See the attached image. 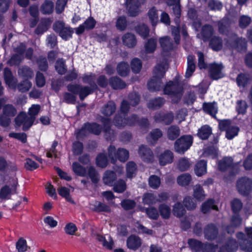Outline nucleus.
<instances>
[{
  "label": "nucleus",
  "mask_w": 252,
  "mask_h": 252,
  "mask_svg": "<svg viewBox=\"0 0 252 252\" xmlns=\"http://www.w3.org/2000/svg\"><path fill=\"white\" fill-rule=\"evenodd\" d=\"M164 93L171 95L173 103H178L183 95V88L178 82L169 81L164 88Z\"/></svg>",
  "instance_id": "1"
},
{
  "label": "nucleus",
  "mask_w": 252,
  "mask_h": 252,
  "mask_svg": "<svg viewBox=\"0 0 252 252\" xmlns=\"http://www.w3.org/2000/svg\"><path fill=\"white\" fill-rule=\"evenodd\" d=\"M225 45L229 48L235 49L239 52L245 51L246 41L245 38H239L235 33H232L225 39Z\"/></svg>",
  "instance_id": "2"
},
{
  "label": "nucleus",
  "mask_w": 252,
  "mask_h": 252,
  "mask_svg": "<svg viewBox=\"0 0 252 252\" xmlns=\"http://www.w3.org/2000/svg\"><path fill=\"white\" fill-rule=\"evenodd\" d=\"M54 31L64 40H67L72 37L74 32L73 30L67 26L62 21H55L53 24Z\"/></svg>",
  "instance_id": "3"
},
{
  "label": "nucleus",
  "mask_w": 252,
  "mask_h": 252,
  "mask_svg": "<svg viewBox=\"0 0 252 252\" xmlns=\"http://www.w3.org/2000/svg\"><path fill=\"white\" fill-rule=\"evenodd\" d=\"M192 144V137L190 135H184L178 139L174 143L175 151L183 154Z\"/></svg>",
  "instance_id": "4"
},
{
  "label": "nucleus",
  "mask_w": 252,
  "mask_h": 252,
  "mask_svg": "<svg viewBox=\"0 0 252 252\" xmlns=\"http://www.w3.org/2000/svg\"><path fill=\"white\" fill-rule=\"evenodd\" d=\"M236 187L240 194L246 196L252 190V180L246 177H242L237 181Z\"/></svg>",
  "instance_id": "5"
},
{
  "label": "nucleus",
  "mask_w": 252,
  "mask_h": 252,
  "mask_svg": "<svg viewBox=\"0 0 252 252\" xmlns=\"http://www.w3.org/2000/svg\"><path fill=\"white\" fill-rule=\"evenodd\" d=\"M68 91L74 94H79L81 100H83L87 95L92 93L91 88L78 85H68L67 87Z\"/></svg>",
  "instance_id": "6"
},
{
  "label": "nucleus",
  "mask_w": 252,
  "mask_h": 252,
  "mask_svg": "<svg viewBox=\"0 0 252 252\" xmlns=\"http://www.w3.org/2000/svg\"><path fill=\"white\" fill-rule=\"evenodd\" d=\"M16 125L20 126L23 125V129L28 130L34 122L33 117H29L25 113H21L19 114L15 119Z\"/></svg>",
  "instance_id": "7"
},
{
  "label": "nucleus",
  "mask_w": 252,
  "mask_h": 252,
  "mask_svg": "<svg viewBox=\"0 0 252 252\" xmlns=\"http://www.w3.org/2000/svg\"><path fill=\"white\" fill-rule=\"evenodd\" d=\"M101 131V127L98 124L94 123L86 124L80 130L77 137L78 138L81 137L83 136L86 135L88 133L92 132L94 134H99Z\"/></svg>",
  "instance_id": "8"
},
{
  "label": "nucleus",
  "mask_w": 252,
  "mask_h": 252,
  "mask_svg": "<svg viewBox=\"0 0 252 252\" xmlns=\"http://www.w3.org/2000/svg\"><path fill=\"white\" fill-rule=\"evenodd\" d=\"M223 66L222 63H213L209 64V74L210 77L214 80H218L223 77Z\"/></svg>",
  "instance_id": "9"
},
{
  "label": "nucleus",
  "mask_w": 252,
  "mask_h": 252,
  "mask_svg": "<svg viewBox=\"0 0 252 252\" xmlns=\"http://www.w3.org/2000/svg\"><path fill=\"white\" fill-rule=\"evenodd\" d=\"M203 232L206 239L212 241L217 238L219 230L215 224L209 223L205 226Z\"/></svg>",
  "instance_id": "10"
},
{
  "label": "nucleus",
  "mask_w": 252,
  "mask_h": 252,
  "mask_svg": "<svg viewBox=\"0 0 252 252\" xmlns=\"http://www.w3.org/2000/svg\"><path fill=\"white\" fill-rule=\"evenodd\" d=\"M17 184V182L14 180L10 187L8 185L3 187L0 190V197L3 199H10V195L11 194L16 193Z\"/></svg>",
  "instance_id": "11"
},
{
  "label": "nucleus",
  "mask_w": 252,
  "mask_h": 252,
  "mask_svg": "<svg viewBox=\"0 0 252 252\" xmlns=\"http://www.w3.org/2000/svg\"><path fill=\"white\" fill-rule=\"evenodd\" d=\"M138 154L142 159L145 162H152L154 155L151 150L147 146L141 145L139 148Z\"/></svg>",
  "instance_id": "12"
},
{
  "label": "nucleus",
  "mask_w": 252,
  "mask_h": 252,
  "mask_svg": "<svg viewBox=\"0 0 252 252\" xmlns=\"http://www.w3.org/2000/svg\"><path fill=\"white\" fill-rule=\"evenodd\" d=\"M95 24V20L92 17H90L82 25L75 29V32L78 35L81 34L84 32L85 30H90L94 29Z\"/></svg>",
  "instance_id": "13"
},
{
  "label": "nucleus",
  "mask_w": 252,
  "mask_h": 252,
  "mask_svg": "<svg viewBox=\"0 0 252 252\" xmlns=\"http://www.w3.org/2000/svg\"><path fill=\"white\" fill-rule=\"evenodd\" d=\"M142 243L141 238L135 235H131L126 240V245L128 249L136 251L138 249Z\"/></svg>",
  "instance_id": "14"
},
{
  "label": "nucleus",
  "mask_w": 252,
  "mask_h": 252,
  "mask_svg": "<svg viewBox=\"0 0 252 252\" xmlns=\"http://www.w3.org/2000/svg\"><path fill=\"white\" fill-rule=\"evenodd\" d=\"M160 165L163 166L172 162L174 159L173 153L169 150H166L158 157Z\"/></svg>",
  "instance_id": "15"
},
{
  "label": "nucleus",
  "mask_w": 252,
  "mask_h": 252,
  "mask_svg": "<svg viewBox=\"0 0 252 252\" xmlns=\"http://www.w3.org/2000/svg\"><path fill=\"white\" fill-rule=\"evenodd\" d=\"M148 88L149 90L152 92L158 91L163 86V82L161 79L158 77H154L153 76L152 78L148 83Z\"/></svg>",
  "instance_id": "16"
},
{
  "label": "nucleus",
  "mask_w": 252,
  "mask_h": 252,
  "mask_svg": "<svg viewBox=\"0 0 252 252\" xmlns=\"http://www.w3.org/2000/svg\"><path fill=\"white\" fill-rule=\"evenodd\" d=\"M155 119L157 122H162L165 125H169L173 120L174 115L172 113H158L155 116Z\"/></svg>",
  "instance_id": "17"
},
{
  "label": "nucleus",
  "mask_w": 252,
  "mask_h": 252,
  "mask_svg": "<svg viewBox=\"0 0 252 252\" xmlns=\"http://www.w3.org/2000/svg\"><path fill=\"white\" fill-rule=\"evenodd\" d=\"M4 78L6 84L8 85L9 87L13 89L16 88L17 79L13 76L10 69L8 68H4Z\"/></svg>",
  "instance_id": "18"
},
{
  "label": "nucleus",
  "mask_w": 252,
  "mask_h": 252,
  "mask_svg": "<svg viewBox=\"0 0 252 252\" xmlns=\"http://www.w3.org/2000/svg\"><path fill=\"white\" fill-rule=\"evenodd\" d=\"M159 42L162 50L164 52H169L173 49V44L171 39L168 36L160 38Z\"/></svg>",
  "instance_id": "19"
},
{
  "label": "nucleus",
  "mask_w": 252,
  "mask_h": 252,
  "mask_svg": "<svg viewBox=\"0 0 252 252\" xmlns=\"http://www.w3.org/2000/svg\"><path fill=\"white\" fill-rule=\"evenodd\" d=\"M168 67V64L166 63L157 64L153 70V76L154 77L161 79L163 77Z\"/></svg>",
  "instance_id": "20"
},
{
  "label": "nucleus",
  "mask_w": 252,
  "mask_h": 252,
  "mask_svg": "<svg viewBox=\"0 0 252 252\" xmlns=\"http://www.w3.org/2000/svg\"><path fill=\"white\" fill-rule=\"evenodd\" d=\"M102 122L104 124V132L106 139L107 140H111L115 135L113 130L110 128V121L109 119L102 118Z\"/></svg>",
  "instance_id": "21"
},
{
  "label": "nucleus",
  "mask_w": 252,
  "mask_h": 252,
  "mask_svg": "<svg viewBox=\"0 0 252 252\" xmlns=\"http://www.w3.org/2000/svg\"><path fill=\"white\" fill-rule=\"evenodd\" d=\"M192 182V177L189 173H183L177 178V184L181 187L189 186Z\"/></svg>",
  "instance_id": "22"
},
{
  "label": "nucleus",
  "mask_w": 252,
  "mask_h": 252,
  "mask_svg": "<svg viewBox=\"0 0 252 252\" xmlns=\"http://www.w3.org/2000/svg\"><path fill=\"white\" fill-rule=\"evenodd\" d=\"M233 159L231 157H225L218 162L219 169L222 171L233 167Z\"/></svg>",
  "instance_id": "23"
},
{
  "label": "nucleus",
  "mask_w": 252,
  "mask_h": 252,
  "mask_svg": "<svg viewBox=\"0 0 252 252\" xmlns=\"http://www.w3.org/2000/svg\"><path fill=\"white\" fill-rule=\"evenodd\" d=\"M122 40L124 44L129 48L134 47L137 43L135 35L130 33L125 34L122 37Z\"/></svg>",
  "instance_id": "24"
},
{
  "label": "nucleus",
  "mask_w": 252,
  "mask_h": 252,
  "mask_svg": "<svg viewBox=\"0 0 252 252\" xmlns=\"http://www.w3.org/2000/svg\"><path fill=\"white\" fill-rule=\"evenodd\" d=\"M194 172L197 176H201L207 172V162L204 160L198 161L194 167Z\"/></svg>",
  "instance_id": "25"
},
{
  "label": "nucleus",
  "mask_w": 252,
  "mask_h": 252,
  "mask_svg": "<svg viewBox=\"0 0 252 252\" xmlns=\"http://www.w3.org/2000/svg\"><path fill=\"white\" fill-rule=\"evenodd\" d=\"M116 69L118 74L122 77L127 76L130 71L128 63L125 62L119 63L117 66Z\"/></svg>",
  "instance_id": "26"
},
{
  "label": "nucleus",
  "mask_w": 252,
  "mask_h": 252,
  "mask_svg": "<svg viewBox=\"0 0 252 252\" xmlns=\"http://www.w3.org/2000/svg\"><path fill=\"white\" fill-rule=\"evenodd\" d=\"M18 75L26 79L32 78L34 75L32 70L27 66H23L18 70Z\"/></svg>",
  "instance_id": "27"
},
{
  "label": "nucleus",
  "mask_w": 252,
  "mask_h": 252,
  "mask_svg": "<svg viewBox=\"0 0 252 252\" xmlns=\"http://www.w3.org/2000/svg\"><path fill=\"white\" fill-rule=\"evenodd\" d=\"M109 84L114 89H122L126 86V84L117 76L110 78Z\"/></svg>",
  "instance_id": "28"
},
{
  "label": "nucleus",
  "mask_w": 252,
  "mask_h": 252,
  "mask_svg": "<svg viewBox=\"0 0 252 252\" xmlns=\"http://www.w3.org/2000/svg\"><path fill=\"white\" fill-rule=\"evenodd\" d=\"M54 3L49 0H45L40 6V11L43 14H50L53 11Z\"/></svg>",
  "instance_id": "29"
},
{
  "label": "nucleus",
  "mask_w": 252,
  "mask_h": 252,
  "mask_svg": "<svg viewBox=\"0 0 252 252\" xmlns=\"http://www.w3.org/2000/svg\"><path fill=\"white\" fill-rule=\"evenodd\" d=\"M195 58L193 56L189 55L188 57V67L186 73V77L189 78L195 69L194 62Z\"/></svg>",
  "instance_id": "30"
},
{
  "label": "nucleus",
  "mask_w": 252,
  "mask_h": 252,
  "mask_svg": "<svg viewBox=\"0 0 252 252\" xmlns=\"http://www.w3.org/2000/svg\"><path fill=\"white\" fill-rule=\"evenodd\" d=\"M117 178L115 173L113 171H106L104 175L103 181L105 184L112 186Z\"/></svg>",
  "instance_id": "31"
},
{
  "label": "nucleus",
  "mask_w": 252,
  "mask_h": 252,
  "mask_svg": "<svg viewBox=\"0 0 252 252\" xmlns=\"http://www.w3.org/2000/svg\"><path fill=\"white\" fill-rule=\"evenodd\" d=\"M210 45L214 50L219 51L223 46L222 40L219 36H214L210 40Z\"/></svg>",
  "instance_id": "32"
},
{
  "label": "nucleus",
  "mask_w": 252,
  "mask_h": 252,
  "mask_svg": "<svg viewBox=\"0 0 252 252\" xmlns=\"http://www.w3.org/2000/svg\"><path fill=\"white\" fill-rule=\"evenodd\" d=\"M211 209L217 210L218 208L214 204V200L210 199L202 204L201 210L203 214H206L209 212Z\"/></svg>",
  "instance_id": "33"
},
{
  "label": "nucleus",
  "mask_w": 252,
  "mask_h": 252,
  "mask_svg": "<svg viewBox=\"0 0 252 252\" xmlns=\"http://www.w3.org/2000/svg\"><path fill=\"white\" fill-rule=\"evenodd\" d=\"M116 110V105L113 101L108 102L102 108L101 112L105 116L112 115Z\"/></svg>",
  "instance_id": "34"
},
{
  "label": "nucleus",
  "mask_w": 252,
  "mask_h": 252,
  "mask_svg": "<svg viewBox=\"0 0 252 252\" xmlns=\"http://www.w3.org/2000/svg\"><path fill=\"white\" fill-rule=\"evenodd\" d=\"M180 134V129L176 126H170L167 130V137L169 139L173 140L177 138Z\"/></svg>",
  "instance_id": "35"
},
{
  "label": "nucleus",
  "mask_w": 252,
  "mask_h": 252,
  "mask_svg": "<svg viewBox=\"0 0 252 252\" xmlns=\"http://www.w3.org/2000/svg\"><path fill=\"white\" fill-rule=\"evenodd\" d=\"M238 248L236 241L233 239H229L225 245L221 248L220 251H225L226 252H233L235 251Z\"/></svg>",
  "instance_id": "36"
},
{
  "label": "nucleus",
  "mask_w": 252,
  "mask_h": 252,
  "mask_svg": "<svg viewBox=\"0 0 252 252\" xmlns=\"http://www.w3.org/2000/svg\"><path fill=\"white\" fill-rule=\"evenodd\" d=\"M158 211L160 216L163 219H168L171 215V209L170 207L165 204H161L158 206Z\"/></svg>",
  "instance_id": "37"
},
{
  "label": "nucleus",
  "mask_w": 252,
  "mask_h": 252,
  "mask_svg": "<svg viewBox=\"0 0 252 252\" xmlns=\"http://www.w3.org/2000/svg\"><path fill=\"white\" fill-rule=\"evenodd\" d=\"M229 22L227 19H223L218 23L219 32L221 34H227L229 29Z\"/></svg>",
  "instance_id": "38"
},
{
  "label": "nucleus",
  "mask_w": 252,
  "mask_h": 252,
  "mask_svg": "<svg viewBox=\"0 0 252 252\" xmlns=\"http://www.w3.org/2000/svg\"><path fill=\"white\" fill-rule=\"evenodd\" d=\"M157 39L154 38L148 39L144 46L146 53H152L155 51L157 47Z\"/></svg>",
  "instance_id": "39"
},
{
  "label": "nucleus",
  "mask_w": 252,
  "mask_h": 252,
  "mask_svg": "<svg viewBox=\"0 0 252 252\" xmlns=\"http://www.w3.org/2000/svg\"><path fill=\"white\" fill-rule=\"evenodd\" d=\"M93 210L95 212H104L106 213L111 212V209L109 206L100 202L95 201L93 204Z\"/></svg>",
  "instance_id": "40"
},
{
  "label": "nucleus",
  "mask_w": 252,
  "mask_h": 252,
  "mask_svg": "<svg viewBox=\"0 0 252 252\" xmlns=\"http://www.w3.org/2000/svg\"><path fill=\"white\" fill-rule=\"evenodd\" d=\"M58 191L59 194L62 197L65 198V199L69 202L74 204V201L72 199L70 195V190L64 187H61L58 188Z\"/></svg>",
  "instance_id": "41"
},
{
  "label": "nucleus",
  "mask_w": 252,
  "mask_h": 252,
  "mask_svg": "<svg viewBox=\"0 0 252 252\" xmlns=\"http://www.w3.org/2000/svg\"><path fill=\"white\" fill-rule=\"evenodd\" d=\"M32 83L28 79H25L17 85H16V88H17L18 91L22 93L28 92L32 87Z\"/></svg>",
  "instance_id": "42"
},
{
  "label": "nucleus",
  "mask_w": 252,
  "mask_h": 252,
  "mask_svg": "<svg viewBox=\"0 0 252 252\" xmlns=\"http://www.w3.org/2000/svg\"><path fill=\"white\" fill-rule=\"evenodd\" d=\"M213 33L214 29L211 25H206L202 28L201 35L204 41L208 40L213 35Z\"/></svg>",
  "instance_id": "43"
},
{
  "label": "nucleus",
  "mask_w": 252,
  "mask_h": 252,
  "mask_svg": "<svg viewBox=\"0 0 252 252\" xmlns=\"http://www.w3.org/2000/svg\"><path fill=\"white\" fill-rule=\"evenodd\" d=\"M164 102L165 100L163 98H156L149 101L148 104V107L150 109L159 108L163 105Z\"/></svg>",
  "instance_id": "44"
},
{
  "label": "nucleus",
  "mask_w": 252,
  "mask_h": 252,
  "mask_svg": "<svg viewBox=\"0 0 252 252\" xmlns=\"http://www.w3.org/2000/svg\"><path fill=\"white\" fill-rule=\"evenodd\" d=\"M193 196L198 200H203L205 198L204 191L203 188L199 184L193 187Z\"/></svg>",
  "instance_id": "45"
},
{
  "label": "nucleus",
  "mask_w": 252,
  "mask_h": 252,
  "mask_svg": "<svg viewBox=\"0 0 252 252\" xmlns=\"http://www.w3.org/2000/svg\"><path fill=\"white\" fill-rule=\"evenodd\" d=\"M143 202L146 204H155L158 202V197L153 193H146L143 195Z\"/></svg>",
  "instance_id": "46"
},
{
  "label": "nucleus",
  "mask_w": 252,
  "mask_h": 252,
  "mask_svg": "<svg viewBox=\"0 0 252 252\" xmlns=\"http://www.w3.org/2000/svg\"><path fill=\"white\" fill-rule=\"evenodd\" d=\"M211 133V128L208 126H204L198 130L197 135L202 139H206Z\"/></svg>",
  "instance_id": "47"
},
{
  "label": "nucleus",
  "mask_w": 252,
  "mask_h": 252,
  "mask_svg": "<svg viewBox=\"0 0 252 252\" xmlns=\"http://www.w3.org/2000/svg\"><path fill=\"white\" fill-rule=\"evenodd\" d=\"M73 172L78 176L84 177L86 175V170L85 167L77 162H73L72 165Z\"/></svg>",
  "instance_id": "48"
},
{
  "label": "nucleus",
  "mask_w": 252,
  "mask_h": 252,
  "mask_svg": "<svg viewBox=\"0 0 252 252\" xmlns=\"http://www.w3.org/2000/svg\"><path fill=\"white\" fill-rule=\"evenodd\" d=\"M204 110L211 115L213 117H215L217 112V108L215 103H205L203 104Z\"/></svg>",
  "instance_id": "49"
},
{
  "label": "nucleus",
  "mask_w": 252,
  "mask_h": 252,
  "mask_svg": "<svg viewBox=\"0 0 252 252\" xmlns=\"http://www.w3.org/2000/svg\"><path fill=\"white\" fill-rule=\"evenodd\" d=\"M185 209L180 202L175 203L173 207V213L177 217L180 218L182 217L185 214Z\"/></svg>",
  "instance_id": "50"
},
{
  "label": "nucleus",
  "mask_w": 252,
  "mask_h": 252,
  "mask_svg": "<svg viewBox=\"0 0 252 252\" xmlns=\"http://www.w3.org/2000/svg\"><path fill=\"white\" fill-rule=\"evenodd\" d=\"M2 113L7 116L13 117L16 115L17 111L12 105L7 104L3 106Z\"/></svg>",
  "instance_id": "51"
},
{
  "label": "nucleus",
  "mask_w": 252,
  "mask_h": 252,
  "mask_svg": "<svg viewBox=\"0 0 252 252\" xmlns=\"http://www.w3.org/2000/svg\"><path fill=\"white\" fill-rule=\"evenodd\" d=\"M137 170V166L133 161H129L126 164L127 176L128 178H132L135 175Z\"/></svg>",
  "instance_id": "52"
},
{
  "label": "nucleus",
  "mask_w": 252,
  "mask_h": 252,
  "mask_svg": "<svg viewBox=\"0 0 252 252\" xmlns=\"http://www.w3.org/2000/svg\"><path fill=\"white\" fill-rule=\"evenodd\" d=\"M148 15L152 25L153 26H156L158 22V11L155 7L151 8L149 10Z\"/></svg>",
  "instance_id": "53"
},
{
  "label": "nucleus",
  "mask_w": 252,
  "mask_h": 252,
  "mask_svg": "<svg viewBox=\"0 0 252 252\" xmlns=\"http://www.w3.org/2000/svg\"><path fill=\"white\" fill-rule=\"evenodd\" d=\"M136 30L137 32L144 38L149 36V29L145 24L138 25L136 27Z\"/></svg>",
  "instance_id": "54"
},
{
  "label": "nucleus",
  "mask_w": 252,
  "mask_h": 252,
  "mask_svg": "<svg viewBox=\"0 0 252 252\" xmlns=\"http://www.w3.org/2000/svg\"><path fill=\"white\" fill-rule=\"evenodd\" d=\"M127 26V21L125 16H121L118 18L116 22L117 29L121 31L125 30Z\"/></svg>",
  "instance_id": "55"
},
{
  "label": "nucleus",
  "mask_w": 252,
  "mask_h": 252,
  "mask_svg": "<svg viewBox=\"0 0 252 252\" xmlns=\"http://www.w3.org/2000/svg\"><path fill=\"white\" fill-rule=\"evenodd\" d=\"M149 185L154 189H158L160 185V179L156 175H152L149 178Z\"/></svg>",
  "instance_id": "56"
},
{
  "label": "nucleus",
  "mask_w": 252,
  "mask_h": 252,
  "mask_svg": "<svg viewBox=\"0 0 252 252\" xmlns=\"http://www.w3.org/2000/svg\"><path fill=\"white\" fill-rule=\"evenodd\" d=\"M88 172L89 177L94 183H97L99 180V174L94 167L90 166L88 168Z\"/></svg>",
  "instance_id": "57"
},
{
  "label": "nucleus",
  "mask_w": 252,
  "mask_h": 252,
  "mask_svg": "<svg viewBox=\"0 0 252 252\" xmlns=\"http://www.w3.org/2000/svg\"><path fill=\"white\" fill-rule=\"evenodd\" d=\"M208 7L211 10H220L222 7V3L217 0H209Z\"/></svg>",
  "instance_id": "58"
},
{
  "label": "nucleus",
  "mask_w": 252,
  "mask_h": 252,
  "mask_svg": "<svg viewBox=\"0 0 252 252\" xmlns=\"http://www.w3.org/2000/svg\"><path fill=\"white\" fill-rule=\"evenodd\" d=\"M131 67L134 73H139L142 68V63L141 61L138 58L133 59L131 62Z\"/></svg>",
  "instance_id": "59"
},
{
  "label": "nucleus",
  "mask_w": 252,
  "mask_h": 252,
  "mask_svg": "<svg viewBox=\"0 0 252 252\" xmlns=\"http://www.w3.org/2000/svg\"><path fill=\"white\" fill-rule=\"evenodd\" d=\"M186 208L189 210H193L196 207V204L190 196L186 197L183 201Z\"/></svg>",
  "instance_id": "60"
},
{
  "label": "nucleus",
  "mask_w": 252,
  "mask_h": 252,
  "mask_svg": "<svg viewBox=\"0 0 252 252\" xmlns=\"http://www.w3.org/2000/svg\"><path fill=\"white\" fill-rule=\"evenodd\" d=\"M96 162L99 167L101 168L105 167L108 163V160L105 155L100 154L96 158Z\"/></svg>",
  "instance_id": "61"
},
{
  "label": "nucleus",
  "mask_w": 252,
  "mask_h": 252,
  "mask_svg": "<svg viewBox=\"0 0 252 252\" xmlns=\"http://www.w3.org/2000/svg\"><path fill=\"white\" fill-rule=\"evenodd\" d=\"M55 68L57 71L60 74H63L66 71V66L64 62L62 59L57 61L55 65Z\"/></svg>",
  "instance_id": "62"
},
{
  "label": "nucleus",
  "mask_w": 252,
  "mask_h": 252,
  "mask_svg": "<svg viewBox=\"0 0 252 252\" xmlns=\"http://www.w3.org/2000/svg\"><path fill=\"white\" fill-rule=\"evenodd\" d=\"M231 207L232 211L235 213H237L242 208L243 204L240 199L235 198L231 202Z\"/></svg>",
  "instance_id": "63"
},
{
  "label": "nucleus",
  "mask_w": 252,
  "mask_h": 252,
  "mask_svg": "<svg viewBox=\"0 0 252 252\" xmlns=\"http://www.w3.org/2000/svg\"><path fill=\"white\" fill-rule=\"evenodd\" d=\"M118 159L121 161L125 162L129 158V152L123 148H119L117 150Z\"/></svg>",
  "instance_id": "64"
}]
</instances>
